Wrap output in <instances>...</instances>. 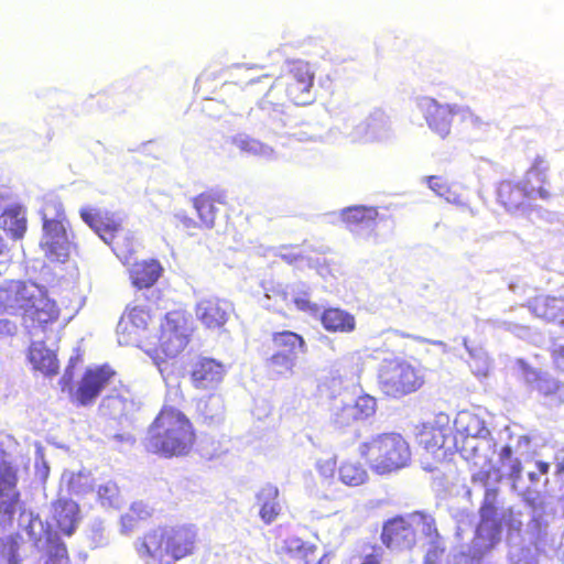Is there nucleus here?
I'll list each match as a JSON object with an SVG mask.
<instances>
[{"mask_svg": "<svg viewBox=\"0 0 564 564\" xmlns=\"http://www.w3.org/2000/svg\"><path fill=\"white\" fill-rule=\"evenodd\" d=\"M185 400L180 388L169 392L142 441L144 451L163 458L189 455L197 442L192 420L176 405Z\"/></svg>", "mask_w": 564, "mask_h": 564, "instance_id": "nucleus-1", "label": "nucleus"}, {"mask_svg": "<svg viewBox=\"0 0 564 564\" xmlns=\"http://www.w3.org/2000/svg\"><path fill=\"white\" fill-rule=\"evenodd\" d=\"M0 310L19 312L26 328L42 333L50 330L61 316V308L45 288L21 280L0 285Z\"/></svg>", "mask_w": 564, "mask_h": 564, "instance_id": "nucleus-2", "label": "nucleus"}, {"mask_svg": "<svg viewBox=\"0 0 564 564\" xmlns=\"http://www.w3.org/2000/svg\"><path fill=\"white\" fill-rule=\"evenodd\" d=\"M198 542L193 524H158L137 538L138 556L147 564H175L193 555Z\"/></svg>", "mask_w": 564, "mask_h": 564, "instance_id": "nucleus-3", "label": "nucleus"}, {"mask_svg": "<svg viewBox=\"0 0 564 564\" xmlns=\"http://www.w3.org/2000/svg\"><path fill=\"white\" fill-rule=\"evenodd\" d=\"M547 163L541 156H536L527 170L522 182L510 180L501 181L497 188L498 203L510 214L528 213L533 209L532 199L539 196L550 199L552 193L545 186Z\"/></svg>", "mask_w": 564, "mask_h": 564, "instance_id": "nucleus-4", "label": "nucleus"}, {"mask_svg": "<svg viewBox=\"0 0 564 564\" xmlns=\"http://www.w3.org/2000/svg\"><path fill=\"white\" fill-rule=\"evenodd\" d=\"M360 457L377 475H389L411 464L412 451L409 442L395 432L377 434L358 446Z\"/></svg>", "mask_w": 564, "mask_h": 564, "instance_id": "nucleus-5", "label": "nucleus"}, {"mask_svg": "<svg viewBox=\"0 0 564 564\" xmlns=\"http://www.w3.org/2000/svg\"><path fill=\"white\" fill-rule=\"evenodd\" d=\"M378 387L382 394L400 399L419 391L425 375L417 365L402 358L384 359L378 369Z\"/></svg>", "mask_w": 564, "mask_h": 564, "instance_id": "nucleus-6", "label": "nucleus"}, {"mask_svg": "<svg viewBox=\"0 0 564 564\" xmlns=\"http://www.w3.org/2000/svg\"><path fill=\"white\" fill-rule=\"evenodd\" d=\"M40 215L43 228L42 248L48 256L56 259L65 257L68 251L69 235L68 220L62 202L54 196L43 197Z\"/></svg>", "mask_w": 564, "mask_h": 564, "instance_id": "nucleus-7", "label": "nucleus"}, {"mask_svg": "<svg viewBox=\"0 0 564 564\" xmlns=\"http://www.w3.org/2000/svg\"><path fill=\"white\" fill-rule=\"evenodd\" d=\"M117 372L107 364L88 367L80 376L76 387L72 383L68 369L59 379L62 391H67L70 402L76 406H91L102 391L113 382Z\"/></svg>", "mask_w": 564, "mask_h": 564, "instance_id": "nucleus-8", "label": "nucleus"}, {"mask_svg": "<svg viewBox=\"0 0 564 564\" xmlns=\"http://www.w3.org/2000/svg\"><path fill=\"white\" fill-rule=\"evenodd\" d=\"M82 219L107 243L118 257H127L133 250V241L122 228L121 220L107 210L82 208Z\"/></svg>", "mask_w": 564, "mask_h": 564, "instance_id": "nucleus-9", "label": "nucleus"}, {"mask_svg": "<svg viewBox=\"0 0 564 564\" xmlns=\"http://www.w3.org/2000/svg\"><path fill=\"white\" fill-rule=\"evenodd\" d=\"M424 528L431 531V524L423 513L395 516L383 523L381 542L391 550H409L415 545L419 532Z\"/></svg>", "mask_w": 564, "mask_h": 564, "instance_id": "nucleus-10", "label": "nucleus"}, {"mask_svg": "<svg viewBox=\"0 0 564 564\" xmlns=\"http://www.w3.org/2000/svg\"><path fill=\"white\" fill-rule=\"evenodd\" d=\"M274 352L267 359V368L273 376L292 375L296 355L307 350L304 337L292 330L274 332L271 336Z\"/></svg>", "mask_w": 564, "mask_h": 564, "instance_id": "nucleus-11", "label": "nucleus"}, {"mask_svg": "<svg viewBox=\"0 0 564 564\" xmlns=\"http://www.w3.org/2000/svg\"><path fill=\"white\" fill-rule=\"evenodd\" d=\"M421 107L430 129L442 138H446L451 133L454 117H458L462 121L469 122L475 128L485 124V121L474 113L469 107L442 105L434 99H424Z\"/></svg>", "mask_w": 564, "mask_h": 564, "instance_id": "nucleus-12", "label": "nucleus"}, {"mask_svg": "<svg viewBox=\"0 0 564 564\" xmlns=\"http://www.w3.org/2000/svg\"><path fill=\"white\" fill-rule=\"evenodd\" d=\"M189 341V329L186 316L180 311L166 313L161 323L156 354L163 358H175Z\"/></svg>", "mask_w": 564, "mask_h": 564, "instance_id": "nucleus-13", "label": "nucleus"}, {"mask_svg": "<svg viewBox=\"0 0 564 564\" xmlns=\"http://www.w3.org/2000/svg\"><path fill=\"white\" fill-rule=\"evenodd\" d=\"M313 84L314 73L304 61L292 62L288 70L275 82V85L285 87L288 98L295 105H307L312 101Z\"/></svg>", "mask_w": 564, "mask_h": 564, "instance_id": "nucleus-14", "label": "nucleus"}, {"mask_svg": "<svg viewBox=\"0 0 564 564\" xmlns=\"http://www.w3.org/2000/svg\"><path fill=\"white\" fill-rule=\"evenodd\" d=\"M227 204L226 192L221 189L209 188L192 198V205L198 217V224L193 219L186 218V227H199L212 229L216 225L220 206Z\"/></svg>", "mask_w": 564, "mask_h": 564, "instance_id": "nucleus-15", "label": "nucleus"}, {"mask_svg": "<svg viewBox=\"0 0 564 564\" xmlns=\"http://www.w3.org/2000/svg\"><path fill=\"white\" fill-rule=\"evenodd\" d=\"M226 367L223 362L210 357H198L188 370L191 384L196 390L215 391L226 377Z\"/></svg>", "mask_w": 564, "mask_h": 564, "instance_id": "nucleus-16", "label": "nucleus"}, {"mask_svg": "<svg viewBox=\"0 0 564 564\" xmlns=\"http://www.w3.org/2000/svg\"><path fill=\"white\" fill-rule=\"evenodd\" d=\"M151 319L150 311L145 307L133 306L127 308L117 327L120 344L139 346Z\"/></svg>", "mask_w": 564, "mask_h": 564, "instance_id": "nucleus-17", "label": "nucleus"}, {"mask_svg": "<svg viewBox=\"0 0 564 564\" xmlns=\"http://www.w3.org/2000/svg\"><path fill=\"white\" fill-rule=\"evenodd\" d=\"M497 511L496 490H487L479 508L480 520L476 529V538L487 547H492L500 541L502 527Z\"/></svg>", "mask_w": 564, "mask_h": 564, "instance_id": "nucleus-18", "label": "nucleus"}, {"mask_svg": "<svg viewBox=\"0 0 564 564\" xmlns=\"http://www.w3.org/2000/svg\"><path fill=\"white\" fill-rule=\"evenodd\" d=\"M377 401L375 398L362 394L352 402L343 403L333 413V423L338 429L347 427L356 422L367 420L376 412Z\"/></svg>", "mask_w": 564, "mask_h": 564, "instance_id": "nucleus-19", "label": "nucleus"}, {"mask_svg": "<svg viewBox=\"0 0 564 564\" xmlns=\"http://www.w3.org/2000/svg\"><path fill=\"white\" fill-rule=\"evenodd\" d=\"M527 307L538 318L564 325V297L535 295L527 303Z\"/></svg>", "mask_w": 564, "mask_h": 564, "instance_id": "nucleus-20", "label": "nucleus"}, {"mask_svg": "<svg viewBox=\"0 0 564 564\" xmlns=\"http://www.w3.org/2000/svg\"><path fill=\"white\" fill-rule=\"evenodd\" d=\"M195 314L207 328H219L228 319V305L217 297L203 299L197 303Z\"/></svg>", "mask_w": 564, "mask_h": 564, "instance_id": "nucleus-21", "label": "nucleus"}, {"mask_svg": "<svg viewBox=\"0 0 564 564\" xmlns=\"http://www.w3.org/2000/svg\"><path fill=\"white\" fill-rule=\"evenodd\" d=\"M0 229L11 239L21 240L28 230L26 209L21 204H11L0 214Z\"/></svg>", "mask_w": 564, "mask_h": 564, "instance_id": "nucleus-22", "label": "nucleus"}, {"mask_svg": "<svg viewBox=\"0 0 564 564\" xmlns=\"http://www.w3.org/2000/svg\"><path fill=\"white\" fill-rule=\"evenodd\" d=\"M323 328L328 333L349 334L357 327L354 314L340 307H326L319 315Z\"/></svg>", "mask_w": 564, "mask_h": 564, "instance_id": "nucleus-23", "label": "nucleus"}, {"mask_svg": "<svg viewBox=\"0 0 564 564\" xmlns=\"http://www.w3.org/2000/svg\"><path fill=\"white\" fill-rule=\"evenodd\" d=\"M28 359L35 371L43 376L53 377L59 371L56 354L48 349L43 341L32 343L28 350Z\"/></svg>", "mask_w": 564, "mask_h": 564, "instance_id": "nucleus-24", "label": "nucleus"}, {"mask_svg": "<svg viewBox=\"0 0 564 564\" xmlns=\"http://www.w3.org/2000/svg\"><path fill=\"white\" fill-rule=\"evenodd\" d=\"M317 547L300 538L284 540L279 554L283 561L293 564H312L316 560Z\"/></svg>", "mask_w": 564, "mask_h": 564, "instance_id": "nucleus-25", "label": "nucleus"}, {"mask_svg": "<svg viewBox=\"0 0 564 564\" xmlns=\"http://www.w3.org/2000/svg\"><path fill=\"white\" fill-rule=\"evenodd\" d=\"M163 272L158 260L149 259L135 262L130 269V279L138 289H148L156 283Z\"/></svg>", "mask_w": 564, "mask_h": 564, "instance_id": "nucleus-26", "label": "nucleus"}, {"mask_svg": "<svg viewBox=\"0 0 564 564\" xmlns=\"http://www.w3.org/2000/svg\"><path fill=\"white\" fill-rule=\"evenodd\" d=\"M340 218L350 230L362 227H372L379 218L377 207L356 205L344 208Z\"/></svg>", "mask_w": 564, "mask_h": 564, "instance_id": "nucleus-27", "label": "nucleus"}, {"mask_svg": "<svg viewBox=\"0 0 564 564\" xmlns=\"http://www.w3.org/2000/svg\"><path fill=\"white\" fill-rule=\"evenodd\" d=\"M78 513V505L70 499H57L53 503V517L56 525L66 535H70L75 531Z\"/></svg>", "mask_w": 564, "mask_h": 564, "instance_id": "nucleus-28", "label": "nucleus"}, {"mask_svg": "<svg viewBox=\"0 0 564 564\" xmlns=\"http://www.w3.org/2000/svg\"><path fill=\"white\" fill-rule=\"evenodd\" d=\"M259 505V517L264 524L273 523L281 513L279 502V489L268 485L259 490L256 496Z\"/></svg>", "mask_w": 564, "mask_h": 564, "instance_id": "nucleus-29", "label": "nucleus"}, {"mask_svg": "<svg viewBox=\"0 0 564 564\" xmlns=\"http://www.w3.org/2000/svg\"><path fill=\"white\" fill-rule=\"evenodd\" d=\"M153 516V510L143 502H133L120 517V533L129 535L141 529Z\"/></svg>", "mask_w": 564, "mask_h": 564, "instance_id": "nucleus-30", "label": "nucleus"}, {"mask_svg": "<svg viewBox=\"0 0 564 564\" xmlns=\"http://www.w3.org/2000/svg\"><path fill=\"white\" fill-rule=\"evenodd\" d=\"M198 415L204 424L214 425L224 421L225 401L220 394L210 393L197 402Z\"/></svg>", "mask_w": 564, "mask_h": 564, "instance_id": "nucleus-31", "label": "nucleus"}, {"mask_svg": "<svg viewBox=\"0 0 564 564\" xmlns=\"http://www.w3.org/2000/svg\"><path fill=\"white\" fill-rule=\"evenodd\" d=\"M455 425L457 432L466 438H486L490 435L485 420L469 411H462L455 420Z\"/></svg>", "mask_w": 564, "mask_h": 564, "instance_id": "nucleus-32", "label": "nucleus"}, {"mask_svg": "<svg viewBox=\"0 0 564 564\" xmlns=\"http://www.w3.org/2000/svg\"><path fill=\"white\" fill-rule=\"evenodd\" d=\"M383 549L370 542H362L350 553L345 564H383Z\"/></svg>", "mask_w": 564, "mask_h": 564, "instance_id": "nucleus-33", "label": "nucleus"}, {"mask_svg": "<svg viewBox=\"0 0 564 564\" xmlns=\"http://www.w3.org/2000/svg\"><path fill=\"white\" fill-rule=\"evenodd\" d=\"M339 480L351 487L365 484L368 479L366 467L357 459H346L338 466Z\"/></svg>", "mask_w": 564, "mask_h": 564, "instance_id": "nucleus-34", "label": "nucleus"}, {"mask_svg": "<svg viewBox=\"0 0 564 564\" xmlns=\"http://www.w3.org/2000/svg\"><path fill=\"white\" fill-rule=\"evenodd\" d=\"M445 440V430L435 424L423 425L419 433V444L432 453L444 447Z\"/></svg>", "mask_w": 564, "mask_h": 564, "instance_id": "nucleus-35", "label": "nucleus"}, {"mask_svg": "<svg viewBox=\"0 0 564 564\" xmlns=\"http://www.w3.org/2000/svg\"><path fill=\"white\" fill-rule=\"evenodd\" d=\"M500 467L507 470V475L512 480H519L522 474V463L519 458L513 457L510 445H505L498 454Z\"/></svg>", "mask_w": 564, "mask_h": 564, "instance_id": "nucleus-36", "label": "nucleus"}, {"mask_svg": "<svg viewBox=\"0 0 564 564\" xmlns=\"http://www.w3.org/2000/svg\"><path fill=\"white\" fill-rule=\"evenodd\" d=\"M534 389L540 395L546 399H554L560 397L564 389V383L552 377L542 376L541 373L535 375Z\"/></svg>", "mask_w": 564, "mask_h": 564, "instance_id": "nucleus-37", "label": "nucleus"}, {"mask_svg": "<svg viewBox=\"0 0 564 564\" xmlns=\"http://www.w3.org/2000/svg\"><path fill=\"white\" fill-rule=\"evenodd\" d=\"M45 564H69L67 547L63 542H56L50 546Z\"/></svg>", "mask_w": 564, "mask_h": 564, "instance_id": "nucleus-38", "label": "nucleus"}, {"mask_svg": "<svg viewBox=\"0 0 564 564\" xmlns=\"http://www.w3.org/2000/svg\"><path fill=\"white\" fill-rule=\"evenodd\" d=\"M8 492L6 494L7 499L0 501V510L4 513L12 516L15 512V507L19 501V492L15 489L14 481L7 484Z\"/></svg>", "mask_w": 564, "mask_h": 564, "instance_id": "nucleus-39", "label": "nucleus"}, {"mask_svg": "<svg viewBox=\"0 0 564 564\" xmlns=\"http://www.w3.org/2000/svg\"><path fill=\"white\" fill-rule=\"evenodd\" d=\"M317 471L325 478H332L335 476L336 470L338 471L336 456H328L321 458L316 463Z\"/></svg>", "mask_w": 564, "mask_h": 564, "instance_id": "nucleus-40", "label": "nucleus"}, {"mask_svg": "<svg viewBox=\"0 0 564 564\" xmlns=\"http://www.w3.org/2000/svg\"><path fill=\"white\" fill-rule=\"evenodd\" d=\"M293 302H294V305L296 306V308L302 312H306V313H310L313 315H315L319 312L318 305L316 303L311 302L307 297H304V296L295 297L293 300Z\"/></svg>", "mask_w": 564, "mask_h": 564, "instance_id": "nucleus-41", "label": "nucleus"}, {"mask_svg": "<svg viewBox=\"0 0 564 564\" xmlns=\"http://www.w3.org/2000/svg\"><path fill=\"white\" fill-rule=\"evenodd\" d=\"M426 183L431 189L436 192L438 195H444L448 192V185L443 177L432 175L426 178Z\"/></svg>", "mask_w": 564, "mask_h": 564, "instance_id": "nucleus-42", "label": "nucleus"}, {"mask_svg": "<svg viewBox=\"0 0 564 564\" xmlns=\"http://www.w3.org/2000/svg\"><path fill=\"white\" fill-rule=\"evenodd\" d=\"M118 487L115 484H106L98 487L97 494L100 499L112 502L118 496Z\"/></svg>", "mask_w": 564, "mask_h": 564, "instance_id": "nucleus-43", "label": "nucleus"}, {"mask_svg": "<svg viewBox=\"0 0 564 564\" xmlns=\"http://www.w3.org/2000/svg\"><path fill=\"white\" fill-rule=\"evenodd\" d=\"M17 333V325L8 318H0V338L13 336Z\"/></svg>", "mask_w": 564, "mask_h": 564, "instance_id": "nucleus-44", "label": "nucleus"}, {"mask_svg": "<svg viewBox=\"0 0 564 564\" xmlns=\"http://www.w3.org/2000/svg\"><path fill=\"white\" fill-rule=\"evenodd\" d=\"M551 357L554 365L557 368H562L564 366V345L552 349Z\"/></svg>", "mask_w": 564, "mask_h": 564, "instance_id": "nucleus-45", "label": "nucleus"}, {"mask_svg": "<svg viewBox=\"0 0 564 564\" xmlns=\"http://www.w3.org/2000/svg\"><path fill=\"white\" fill-rule=\"evenodd\" d=\"M281 258H282L285 262H288V263L292 264V263H295V262H297L299 260L303 259V254H302V253H300V252H297V253H296V252H293V250H292V249H290V248H284V249H283V252L281 253Z\"/></svg>", "mask_w": 564, "mask_h": 564, "instance_id": "nucleus-46", "label": "nucleus"}, {"mask_svg": "<svg viewBox=\"0 0 564 564\" xmlns=\"http://www.w3.org/2000/svg\"><path fill=\"white\" fill-rule=\"evenodd\" d=\"M261 148V145L256 141H246L243 142L242 149L248 152L257 153L258 149Z\"/></svg>", "mask_w": 564, "mask_h": 564, "instance_id": "nucleus-47", "label": "nucleus"}, {"mask_svg": "<svg viewBox=\"0 0 564 564\" xmlns=\"http://www.w3.org/2000/svg\"><path fill=\"white\" fill-rule=\"evenodd\" d=\"M536 468L540 474L545 475L549 473L550 465L546 462L540 460V462H536Z\"/></svg>", "mask_w": 564, "mask_h": 564, "instance_id": "nucleus-48", "label": "nucleus"}, {"mask_svg": "<svg viewBox=\"0 0 564 564\" xmlns=\"http://www.w3.org/2000/svg\"><path fill=\"white\" fill-rule=\"evenodd\" d=\"M8 251V245L6 240L0 236V256L4 254Z\"/></svg>", "mask_w": 564, "mask_h": 564, "instance_id": "nucleus-49", "label": "nucleus"}, {"mask_svg": "<svg viewBox=\"0 0 564 564\" xmlns=\"http://www.w3.org/2000/svg\"><path fill=\"white\" fill-rule=\"evenodd\" d=\"M562 473H564V462L558 463V464L556 465V474H558V475H560V474H562Z\"/></svg>", "mask_w": 564, "mask_h": 564, "instance_id": "nucleus-50", "label": "nucleus"}, {"mask_svg": "<svg viewBox=\"0 0 564 564\" xmlns=\"http://www.w3.org/2000/svg\"><path fill=\"white\" fill-rule=\"evenodd\" d=\"M424 564H436L434 560L431 558V555L429 554L425 560H424Z\"/></svg>", "mask_w": 564, "mask_h": 564, "instance_id": "nucleus-51", "label": "nucleus"}, {"mask_svg": "<svg viewBox=\"0 0 564 564\" xmlns=\"http://www.w3.org/2000/svg\"><path fill=\"white\" fill-rule=\"evenodd\" d=\"M529 477H530V479H531V480H535V475H534L533 473H531V474L529 475Z\"/></svg>", "mask_w": 564, "mask_h": 564, "instance_id": "nucleus-52", "label": "nucleus"}]
</instances>
